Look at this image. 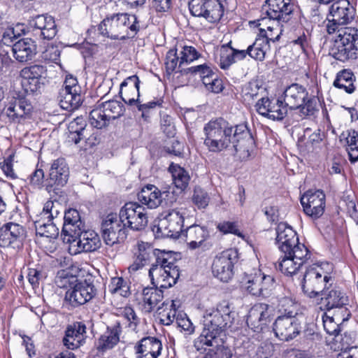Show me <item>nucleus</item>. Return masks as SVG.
<instances>
[{"label": "nucleus", "instance_id": "nucleus-1", "mask_svg": "<svg viewBox=\"0 0 358 358\" xmlns=\"http://www.w3.org/2000/svg\"><path fill=\"white\" fill-rule=\"evenodd\" d=\"M329 19L327 24L329 34H335L331 55L341 62L358 57V29L346 27L355 17V9L348 0H338L329 8Z\"/></svg>", "mask_w": 358, "mask_h": 358}, {"label": "nucleus", "instance_id": "nucleus-2", "mask_svg": "<svg viewBox=\"0 0 358 358\" xmlns=\"http://www.w3.org/2000/svg\"><path fill=\"white\" fill-rule=\"evenodd\" d=\"M203 131L204 145L211 152L233 150L238 157L246 159L255 147L254 138L245 124L232 126L220 118L207 123Z\"/></svg>", "mask_w": 358, "mask_h": 358}, {"label": "nucleus", "instance_id": "nucleus-3", "mask_svg": "<svg viewBox=\"0 0 358 358\" xmlns=\"http://www.w3.org/2000/svg\"><path fill=\"white\" fill-rule=\"evenodd\" d=\"M234 320V313L228 303H220L217 308L206 311L203 317L200 342L213 347L203 358H231V350L222 345L221 334L229 327Z\"/></svg>", "mask_w": 358, "mask_h": 358}, {"label": "nucleus", "instance_id": "nucleus-4", "mask_svg": "<svg viewBox=\"0 0 358 358\" xmlns=\"http://www.w3.org/2000/svg\"><path fill=\"white\" fill-rule=\"evenodd\" d=\"M140 28L137 17L126 13L113 14L106 17L99 27L102 35L120 40L134 37Z\"/></svg>", "mask_w": 358, "mask_h": 358}, {"label": "nucleus", "instance_id": "nucleus-5", "mask_svg": "<svg viewBox=\"0 0 358 358\" xmlns=\"http://www.w3.org/2000/svg\"><path fill=\"white\" fill-rule=\"evenodd\" d=\"M149 277L155 287L167 289L174 285L179 276V268L169 257L168 253H161L157 255L156 261L149 269Z\"/></svg>", "mask_w": 358, "mask_h": 358}, {"label": "nucleus", "instance_id": "nucleus-6", "mask_svg": "<svg viewBox=\"0 0 358 358\" xmlns=\"http://www.w3.org/2000/svg\"><path fill=\"white\" fill-rule=\"evenodd\" d=\"M282 253L284 255L279 259L278 268L282 273L290 276L296 274L310 257L308 248L299 242Z\"/></svg>", "mask_w": 358, "mask_h": 358}, {"label": "nucleus", "instance_id": "nucleus-7", "mask_svg": "<svg viewBox=\"0 0 358 358\" xmlns=\"http://www.w3.org/2000/svg\"><path fill=\"white\" fill-rule=\"evenodd\" d=\"M61 204L57 201L49 200L44 204L41 213V219L35 222L36 231L40 236L56 238L59 228L52 222L60 213Z\"/></svg>", "mask_w": 358, "mask_h": 358}, {"label": "nucleus", "instance_id": "nucleus-8", "mask_svg": "<svg viewBox=\"0 0 358 358\" xmlns=\"http://www.w3.org/2000/svg\"><path fill=\"white\" fill-rule=\"evenodd\" d=\"M330 279L322 267L313 265L306 269L301 281V287L306 294L313 298L325 289Z\"/></svg>", "mask_w": 358, "mask_h": 358}, {"label": "nucleus", "instance_id": "nucleus-9", "mask_svg": "<svg viewBox=\"0 0 358 358\" xmlns=\"http://www.w3.org/2000/svg\"><path fill=\"white\" fill-rule=\"evenodd\" d=\"M185 209L176 208L169 210L166 215L159 220L157 231L162 237L177 238L182 232Z\"/></svg>", "mask_w": 358, "mask_h": 358}, {"label": "nucleus", "instance_id": "nucleus-10", "mask_svg": "<svg viewBox=\"0 0 358 358\" xmlns=\"http://www.w3.org/2000/svg\"><path fill=\"white\" fill-rule=\"evenodd\" d=\"M119 215L124 224L133 230H141L148 222L145 209L135 202L125 203L120 209Z\"/></svg>", "mask_w": 358, "mask_h": 358}, {"label": "nucleus", "instance_id": "nucleus-11", "mask_svg": "<svg viewBox=\"0 0 358 358\" xmlns=\"http://www.w3.org/2000/svg\"><path fill=\"white\" fill-rule=\"evenodd\" d=\"M274 278L264 275L260 271L255 274L246 275L242 280V287L248 293L253 296H267L272 290Z\"/></svg>", "mask_w": 358, "mask_h": 358}, {"label": "nucleus", "instance_id": "nucleus-12", "mask_svg": "<svg viewBox=\"0 0 358 358\" xmlns=\"http://www.w3.org/2000/svg\"><path fill=\"white\" fill-rule=\"evenodd\" d=\"M125 225L120 216L116 214H108L101 224L102 236L108 245L124 241L126 238Z\"/></svg>", "mask_w": 358, "mask_h": 358}, {"label": "nucleus", "instance_id": "nucleus-13", "mask_svg": "<svg viewBox=\"0 0 358 358\" xmlns=\"http://www.w3.org/2000/svg\"><path fill=\"white\" fill-rule=\"evenodd\" d=\"M301 323L296 317L278 315L273 324V330L280 341H289L301 331Z\"/></svg>", "mask_w": 358, "mask_h": 358}, {"label": "nucleus", "instance_id": "nucleus-14", "mask_svg": "<svg viewBox=\"0 0 358 358\" xmlns=\"http://www.w3.org/2000/svg\"><path fill=\"white\" fill-rule=\"evenodd\" d=\"M69 252L71 255H76L81 252H93L99 248L101 241L98 234L92 231L85 229L78 236V238L70 239Z\"/></svg>", "mask_w": 358, "mask_h": 358}, {"label": "nucleus", "instance_id": "nucleus-15", "mask_svg": "<svg viewBox=\"0 0 358 358\" xmlns=\"http://www.w3.org/2000/svg\"><path fill=\"white\" fill-rule=\"evenodd\" d=\"M304 213L317 219L322 216L325 208V194L321 190H308L301 198Z\"/></svg>", "mask_w": 358, "mask_h": 358}, {"label": "nucleus", "instance_id": "nucleus-16", "mask_svg": "<svg viewBox=\"0 0 358 358\" xmlns=\"http://www.w3.org/2000/svg\"><path fill=\"white\" fill-rule=\"evenodd\" d=\"M236 257L233 250L223 251L213 260L212 271L221 281L227 282L233 276L234 260Z\"/></svg>", "mask_w": 358, "mask_h": 358}, {"label": "nucleus", "instance_id": "nucleus-17", "mask_svg": "<svg viewBox=\"0 0 358 358\" xmlns=\"http://www.w3.org/2000/svg\"><path fill=\"white\" fill-rule=\"evenodd\" d=\"M69 176V169L64 158L54 160L50 165L45 189L50 192L55 188L64 186Z\"/></svg>", "mask_w": 358, "mask_h": 358}, {"label": "nucleus", "instance_id": "nucleus-18", "mask_svg": "<svg viewBox=\"0 0 358 358\" xmlns=\"http://www.w3.org/2000/svg\"><path fill=\"white\" fill-rule=\"evenodd\" d=\"M255 108L259 115L273 120H281L287 113L282 101H274L264 96L257 101Z\"/></svg>", "mask_w": 358, "mask_h": 358}, {"label": "nucleus", "instance_id": "nucleus-19", "mask_svg": "<svg viewBox=\"0 0 358 358\" xmlns=\"http://www.w3.org/2000/svg\"><path fill=\"white\" fill-rule=\"evenodd\" d=\"M172 196L173 192L170 191L161 192L158 187L153 185H148L138 194V201L149 208H156L164 203H168L166 199Z\"/></svg>", "mask_w": 358, "mask_h": 358}, {"label": "nucleus", "instance_id": "nucleus-20", "mask_svg": "<svg viewBox=\"0 0 358 358\" xmlns=\"http://www.w3.org/2000/svg\"><path fill=\"white\" fill-rule=\"evenodd\" d=\"M84 229L85 224L77 210L70 208L65 211L62 231L64 242H69L71 238H78Z\"/></svg>", "mask_w": 358, "mask_h": 358}, {"label": "nucleus", "instance_id": "nucleus-21", "mask_svg": "<svg viewBox=\"0 0 358 358\" xmlns=\"http://www.w3.org/2000/svg\"><path fill=\"white\" fill-rule=\"evenodd\" d=\"M262 12L268 20L285 21L292 12V6L289 0H265Z\"/></svg>", "mask_w": 358, "mask_h": 358}, {"label": "nucleus", "instance_id": "nucleus-22", "mask_svg": "<svg viewBox=\"0 0 358 358\" xmlns=\"http://www.w3.org/2000/svg\"><path fill=\"white\" fill-rule=\"evenodd\" d=\"M94 291L93 285L86 282H78L66 292L65 299L73 306H78L92 299L95 294Z\"/></svg>", "mask_w": 358, "mask_h": 358}, {"label": "nucleus", "instance_id": "nucleus-23", "mask_svg": "<svg viewBox=\"0 0 358 358\" xmlns=\"http://www.w3.org/2000/svg\"><path fill=\"white\" fill-rule=\"evenodd\" d=\"M29 24L34 29L35 35L43 39H52L57 34V26L52 17L39 15L31 19Z\"/></svg>", "mask_w": 358, "mask_h": 358}, {"label": "nucleus", "instance_id": "nucleus-24", "mask_svg": "<svg viewBox=\"0 0 358 358\" xmlns=\"http://www.w3.org/2000/svg\"><path fill=\"white\" fill-rule=\"evenodd\" d=\"M161 253L165 252H158V254H155L152 247L149 243L143 241L138 242L134 251V261L128 268L129 272L134 273L141 269L150 262L153 255L157 257V255H161Z\"/></svg>", "mask_w": 358, "mask_h": 358}, {"label": "nucleus", "instance_id": "nucleus-25", "mask_svg": "<svg viewBox=\"0 0 358 358\" xmlns=\"http://www.w3.org/2000/svg\"><path fill=\"white\" fill-rule=\"evenodd\" d=\"M139 85L140 80L136 75L127 77L121 83L120 93L125 103L134 106L139 103Z\"/></svg>", "mask_w": 358, "mask_h": 358}, {"label": "nucleus", "instance_id": "nucleus-26", "mask_svg": "<svg viewBox=\"0 0 358 358\" xmlns=\"http://www.w3.org/2000/svg\"><path fill=\"white\" fill-rule=\"evenodd\" d=\"M308 93L306 89L297 83L292 84L284 92L283 104L291 110L298 109L306 101Z\"/></svg>", "mask_w": 358, "mask_h": 358}, {"label": "nucleus", "instance_id": "nucleus-27", "mask_svg": "<svg viewBox=\"0 0 358 358\" xmlns=\"http://www.w3.org/2000/svg\"><path fill=\"white\" fill-rule=\"evenodd\" d=\"M135 349L137 358H157L161 354L162 344L157 338L148 336L143 338Z\"/></svg>", "mask_w": 358, "mask_h": 358}, {"label": "nucleus", "instance_id": "nucleus-28", "mask_svg": "<svg viewBox=\"0 0 358 358\" xmlns=\"http://www.w3.org/2000/svg\"><path fill=\"white\" fill-rule=\"evenodd\" d=\"M31 110L32 106L30 102L24 98H20L12 101L4 109V114L11 121L20 122L22 119L29 117Z\"/></svg>", "mask_w": 358, "mask_h": 358}, {"label": "nucleus", "instance_id": "nucleus-29", "mask_svg": "<svg viewBox=\"0 0 358 358\" xmlns=\"http://www.w3.org/2000/svg\"><path fill=\"white\" fill-rule=\"evenodd\" d=\"M85 338V325L82 322H76L67 328L63 343L68 349L75 350L83 344Z\"/></svg>", "mask_w": 358, "mask_h": 358}, {"label": "nucleus", "instance_id": "nucleus-30", "mask_svg": "<svg viewBox=\"0 0 358 358\" xmlns=\"http://www.w3.org/2000/svg\"><path fill=\"white\" fill-rule=\"evenodd\" d=\"M163 298V292L156 287H145L136 296L138 303L145 313L152 312Z\"/></svg>", "mask_w": 358, "mask_h": 358}, {"label": "nucleus", "instance_id": "nucleus-31", "mask_svg": "<svg viewBox=\"0 0 358 358\" xmlns=\"http://www.w3.org/2000/svg\"><path fill=\"white\" fill-rule=\"evenodd\" d=\"M299 238L296 231L285 222H280L276 228V243L280 250L283 252L288 248L298 243Z\"/></svg>", "mask_w": 358, "mask_h": 358}, {"label": "nucleus", "instance_id": "nucleus-32", "mask_svg": "<svg viewBox=\"0 0 358 358\" xmlns=\"http://www.w3.org/2000/svg\"><path fill=\"white\" fill-rule=\"evenodd\" d=\"M280 21L277 20H270L266 17H262L259 20V27H260L258 36L267 39L268 44L271 41H278L282 31Z\"/></svg>", "mask_w": 358, "mask_h": 358}, {"label": "nucleus", "instance_id": "nucleus-33", "mask_svg": "<svg viewBox=\"0 0 358 358\" xmlns=\"http://www.w3.org/2000/svg\"><path fill=\"white\" fill-rule=\"evenodd\" d=\"M272 315V308L264 303L255 304L250 310L247 322L255 327L266 324Z\"/></svg>", "mask_w": 358, "mask_h": 358}, {"label": "nucleus", "instance_id": "nucleus-34", "mask_svg": "<svg viewBox=\"0 0 358 358\" xmlns=\"http://www.w3.org/2000/svg\"><path fill=\"white\" fill-rule=\"evenodd\" d=\"M14 57L20 62H27L36 54V45L31 38H23L16 42L12 48Z\"/></svg>", "mask_w": 358, "mask_h": 358}, {"label": "nucleus", "instance_id": "nucleus-35", "mask_svg": "<svg viewBox=\"0 0 358 358\" xmlns=\"http://www.w3.org/2000/svg\"><path fill=\"white\" fill-rule=\"evenodd\" d=\"M120 323L117 322L113 327H108L106 331L98 341L97 349L105 352L112 349L120 341Z\"/></svg>", "mask_w": 358, "mask_h": 358}, {"label": "nucleus", "instance_id": "nucleus-36", "mask_svg": "<svg viewBox=\"0 0 358 358\" xmlns=\"http://www.w3.org/2000/svg\"><path fill=\"white\" fill-rule=\"evenodd\" d=\"M208 236L209 233L206 228L199 225L190 226L186 231V241L192 250L201 247Z\"/></svg>", "mask_w": 358, "mask_h": 358}, {"label": "nucleus", "instance_id": "nucleus-37", "mask_svg": "<svg viewBox=\"0 0 358 358\" xmlns=\"http://www.w3.org/2000/svg\"><path fill=\"white\" fill-rule=\"evenodd\" d=\"M322 295L323 296L322 300L324 301L327 310L341 308L346 305L348 301L345 294L337 288H334L331 290H328V289H324Z\"/></svg>", "mask_w": 358, "mask_h": 358}, {"label": "nucleus", "instance_id": "nucleus-38", "mask_svg": "<svg viewBox=\"0 0 358 358\" xmlns=\"http://www.w3.org/2000/svg\"><path fill=\"white\" fill-rule=\"evenodd\" d=\"M86 125V122L82 117H77L72 120L68 126L69 141L78 144L83 139L89 140Z\"/></svg>", "mask_w": 358, "mask_h": 358}, {"label": "nucleus", "instance_id": "nucleus-39", "mask_svg": "<svg viewBox=\"0 0 358 358\" xmlns=\"http://www.w3.org/2000/svg\"><path fill=\"white\" fill-rule=\"evenodd\" d=\"M180 306V300L166 301L162 306L157 309L160 315V321L164 325H169L176 321L178 308Z\"/></svg>", "mask_w": 358, "mask_h": 358}, {"label": "nucleus", "instance_id": "nucleus-40", "mask_svg": "<svg viewBox=\"0 0 358 358\" xmlns=\"http://www.w3.org/2000/svg\"><path fill=\"white\" fill-rule=\"evenodd\" d=\"M58 99L61 108L66 110L77 109L82 103L80 93L73 91L60 90Z\"/></svg>", "mask_w": 358, "mask_h": 358}, {"label": "nucleus", "instance_id": "nucleus-41", "mask_svg": "<svg viewBox=\"0 0 358 358\" xmlns=\"http://www.w3.org/2000/svg\"><path fill=\"white\" fill-rule=\"evenodd\" d=\"M173 182L177 189L185 190L189 185L190 176L189 172L178 164H171L169 168Z\"/></svg>", "mask_w": 358, "mask_h": 358}, {"label": "nucleus", "instance_id": "nucleus-42", "mask_svg": "<svg viewBox=\"0 0 358 358\" xmlns=\"http://www.w3.org/2000/svg\"><path fill=\"white\" fill-rule=\"evenodd\" d=\"M224 1L221 0H208V4L206 6L203 19L210 23L219 22L224 15Z\"/></svg>", "mask_w": 358, "mask_h": 358}, {"label": "nucleus", "instance_id": "nucleus-43", "mask_svg": "<svg viewBox=\"0 0 358 358\" xmlns=\"http://www.w3.org/2000/svg\"><path fill=\"white\" fill-rule=\"evenodd\" d=\"M270 49V44L265 38L258 36L255 42L248 47V55L257 61H263L266 53Z\"/></svg>", "mask_w": 358, "mask_h": 358}, {"label": "nucleus", "instance_id": "nucleus-44", "mask_svg": "<svg viewBox=\"0 0 358 358\" xmlns=\"http://www.w3.org/2000/svg\"><path fill=\"white\" fill-rule=\"evenodd\" d=\"M334 86L348 94L352 93L355 90L353 73L348 70L341 71L334 82Z\"/></svg>", "mask_w": 358, "mask_h": 358}, {"label": "nucleus", "instance_id": "nucleus-45", "mask_svg": "<svg viewBox=\"0 0 358 358\" xmlns=\"http://www.w3.org/2000/svg\"><path fill=\"white\" fill-rule=\"evenodd\" d=\"M99 104L107 115L109 121L118 118L124 113V106L119 101L110 100Z\"/></svg>", "mask_w": 358, "mask_h": 358}, {"label": "nucleus", "instance_id": "nucleus-46", "mask_svg": "<svg viewBox=\"0 0 358 358\" xmlns=\"http://www.w3.org/2000/svg\"><path fill=\"white\" fill-rule=\"evenodd\" d=\"M108 291L114 295L127 297L130 294L129 287L127 282L121 277L111 278L108 285Z\"/></svg>", "mask_w": 358, "mask_h": 358}, {"label": "nucleus", "instance_id": "nucleus-47", "mask_svg": "<svg viewBox=\"0 0 358 358\" xmlns=\"http://www.w3.org/2000/svg\"><path fill=\"white\" fill-rule=\"evenodd\" d=\"M278 310L279 315L296 317L298 311L297 304L291 297H281L278 300Z\"/></svg>", "mask_w": 358, "mask_h": 358}, {"label": "nucleus", "instance_id": "nucleus-48", "mask_svg": "<svg viewBox=\"0 0 358 358\" xmlns=\"http://www.w3.org/2000/svg\"><path fill=\"white\" fill-rule=\"evenodd\" d=\"M90 122L97 129H102L108 125L110 121L99 104L90 112Z\"/></svg>", "mask_w": 358, "mask_h": 358}, {"label": "nucleus", "instance_id": "nucleus-49", "mask_svg": "<svg viewBox=\"0 0 358 358\" xmlns=\"http://www.w3.org/2000/svg\"><path fill=\"white\" fill-rule=\"evenodd\" d=\"M231 42H229L220 48V66L222 69H227L236 62L234 48L231 47Z\"/></svg>", "mask_w": 358, "mask_h": 358}, {"label": "nucleus", "instance_id": "nucleus-50", "mask_svg": "<svg viewBox=\"0 0 358 358\" xmlns=\"http://www.w3.org/2000/svg\"><path fill=\"white\" fill-rule=\"evenodd\" d=\"M265 93V89L259 86L256 82H250L246 85L243 90V97L245 100H253L259 96L262 97Z\"/></svg>", "mask_w": 358, "mask_h": 358}, {"label": "nucleus", "instance_id": "nucleus-51", "mask_svg": "<svg viewBox=\"0 0 358 358\" xmlns=\"http://www.w3.org/2000/svg\"><path fill=\"white\" fill-rule=\"evenodd\" d=\"M210 200L208 193L200 187H196L192 196L193 203L199 208H205L208 206Z\"/></svg>", "mask_w": 358, "mask_h": 358}, {"label": "nucleus", "instance_id": "nucleus-52", "mask_svg": "<svg viewBox=\"0 0 358 358\" xmlns=\"http://www.w3.org/2000/svg\"><path fill=\"white\" fill-rule=\"evenodd\" d=\"M45 74V69L41 65H33L24 68L20 72V76L22 79H30V78H33L41 80Z\"/></svg>", "mask_w": 358, "mask_h": 358}, {"label": "nucleus", "instance_id": "nucleus-53", "mask_svg": "<svg viewBox=\"0 0 358 358\" xmlns=\"http://www.w3.org/2000/svg\"><path fill=\"white\" fill-rule=\"evenodd\" d=\"M203 83L207 90L213 93H220L224 89L222 80L218 78L215 73L210 77H206Z\"/></svg>", "mask_w": 358, "mask_h": 358}, {"label": "nucleus", "instance_id": "nucleus-54", "mask_svg": "<svg viewBox=\"0 0 358 358\" xmlns=\"http://www.w3.org/2000/svg\"><path fill=\"white\" fill-rule=\"evenodd\" d=\"M208 4V0H191L188 4L190 13L194 17L203 18Z\"/></svg>", "mask_w": 358, "mask_h": 358}, {"label": "nucleus", "instance_id": "nucleus-55", "mask_svg": "<svg viewBox=\"0 0 358 358\" xmlns=\"http://www.w3.org/2000/svg\"><path fill=\"white\" fill-rule=\"evenodd\" d=\"M300 110V113L304 116L313 115L316 111H317V102L315 96H308L303 103L298 108Z\"/></svg>", "mask_w": 358, "mask_h": 358}, {"label": "nucleus", "instance_id": "nucleus-56", "mask_svg": "<svg viewBox=\"0 0 358 358\" xmlns=\"http://www.w3.org/2000/svg\"><path fill=\"white\" fill-rule=\"evenodd\" d=\"M200 55L196 50L192 46H184L181 51V57L180 58L179 68L185 63H190L199 57Z\"/></svg>", "mask_w": 358, "mask_h": 358}, {"label": "nucleus", "instance_id": "nucleus-57", "mask_svg": "<svg viewBox=\"0 0 358 358\" xmlns=\"http://www.w3.org/2000/svg\"><path fill=\"white\" fill-rule=\"evenodd\" d=\"M8 231L10 232L11 239L15 242L21 241L25 236V230L22 226L17 223L8 222L4 224Z\"/></svg>", "mask_w": 358, "mask_h": 358}, {"label": "nucleus", "instance_id": "nucleus-58", "mask_svg": "<svg viewBox=\"0 0 358 358\" xmlns=\"http://www.w3.org/2000/svg\"><path fill=\"white\" fill-rule=\"evenodd\" d=\"M308 136L306 141L307 146L314 147L317 145L323 139L324 133L320 129H317L312 132L311 129L308 128L305 130L304 137Z\"/></svg>", "mask_w": 358, "mask_h": 358}, {"label": "nucleus", "instance_id": "nucleus-59", "mask_svg": "<svg viewBox=\"0 0 358 358\" xmlns=\"http://www.w3.org/2000/svg\"><path fill=\"white\" fill-rule=\"evenodd\" d=\"M122 315L128 322V327L131 330L135 331L138 324L139 323V318L136 315L134 310L130 306H127L124 308Z\"/></svg>", "mask_w": 358, "mask_h": 358}, {"label": "nucleus", "instance_id": "nucleus-60", "mask_svg": "<svg viewBox=\"0 0 358 358\" xmlns=\"http://www.w3.org/2000/svg\"><path fill=\"white\" fill-rule=\"evenodd\" d=\"M45 174L42 169H36L29 176V185L35 189L43 187Z\"/></svg>", "mask_w": 358, "mask_h": 358}, {"label": "nucleus", "instance_id": "nucleus-61", "mask_svg": "<svg viewBox=\"0 0 358 358\" xmlns=\"http://www.w3.org/2000/svg\"><path fill=\"white\" fill-rule=\"evenodd\" d=\"M180 59L177 56L176 50L171 49L169 50L166 57V71L171 73L178 66L179 67Z\"/></svg>", "mask_w": 358, "mask_h": 358}, {"label": "nucleus", "instance_id": "nucleus-62", "mask_svg": "<svg viewBox=\"0 0 358 358\" xmlns=\"http://www.w3.org/2000/svg\"><path fill=\"white\" fill-rule=\"evenodd\" d=\"M186 72H190L192 73L199 75L201 78L202 82L204 81V78L206 77H210L215 73L210 66L205 64L188 68L186 70Z\"/></svg>", "mask_w": 358, "mask_h": 358}, {"label": "nucleus", "instance_id": "nucleus-63", "mask_svg": "<svg viewBox=\"0 0 358 358\" xmlns=\"http://www.w3.org/2000/svg\"><path fill=\"white\" fill-rule=\"evenodd\" d=\"M323 326L324 330L329 335H338L340 329L338 324L334 322L332 317L327 316L326 314L322 316Z\"/></svg>", "mask_w": 358, "mask_h": 358}, {"label": "nucleus", "instance_id": "nucleus-64", "mask_svg": "<svg viewBox=\"0 0 358 358\" xmlns=\"http://www.w3.org/2000/svg\"><path fill=\"white\" fill-rule=\"evenodd\" d=\"M177 326L182 330L189 333L194 331V327L187 315L183 313H178L176 317Z\"/></svg>", "mask_w": 358, "mask_h": 358}]
</instances>
